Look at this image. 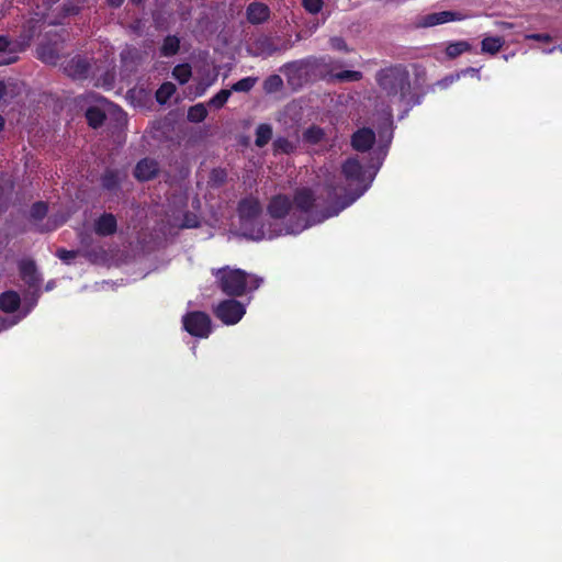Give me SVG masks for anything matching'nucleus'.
I'll return each instance as SVG.
<instances>
[{
    "mask_svg": "<svg viewBox=\"0 0 562 562\" xmlns=\"http://www.w3.org/2000/svg\"><path fill=\"white\" fill-rule=\"evenodd\" d=\"M375 81L389 98H397L409 109L420 103V97L412 92L411 76L405 65L395 64L380 69Z\"/></svg>",
    "mask_w": 562,
    "mask_h": 562,
    "instance_id": "nucleus-1",
    "label": "nucleus"
},
{
    "mask_svg": "<svg viewBox=\"0 0 562 562\" xmlns=\"http://www.w3.org/2000/svg\"><path fill=\"white\" fill-rule=\"evenodd\" d=\"M216 286L229 297H240L259 289L263 279L239 268L224 266L212 269Z\"/></svg>",
    "mask_w": 562,
    "mask_h": 562,
    "instance_id": "nucleus-2",
    "label": "nucleus"
},
{
    "mask_svg": "<svg viewBox=\"0 0 562 562\" xmlns=\"http://www.w3.org/2000/svg\"><path fill=\"white\" fill-rule=\"evenodd\" d=\"M341 173L350 186L356 184L357 188L352 196L344 200L338 199L335 205L327 207L323 218L338 215L341 210L349 206L368 190L369 184L364 183V170L358 158L349 157L346 159L341 165Z\"/></svg>",
    "mask_w": 562,
    "mask_h": 562,
    "instance_id": "nucleus-3",
    "label": "nucleus"
},
{
    "mask_svg": "<svg viewBox=\"0 0 562 562\" xmlns=\"http://www.w3.org/2000/svg\"><path fill=\"white\" fill-rule=\"evenodd\" d=\"M327 66L325 58H305L284 64L280 71L285 76L289 87L299 90L310 82L315 71Z\"/></svg>",
    "mask_w": 562,
    "mask_h": 562,
    "instance_id": "nucleus-4",
    "label": "nucleus"
},
{
    "mask_svg": "<svg viewBox=\"0 0 562 562\" xmlns=\"http://www.w3.org/2000/svg\"><path fill=\"white\" fill-rule=\"evenodd\" d=\"M279 42V38H274L266 34H260L248 43L246 50L251 57L267 58L274 55L276 53L284 52L289 48L288 42L284 41L281 44Z\"/></svg>",
    "mask_w": 562,
    "mask_h": 562,
    "instance_id": "nucleus-5",
    "label": "nucleus"
},
{
    "mask_svg": "<svg viewBox=\"0 0 562 562\" xmlns=\"http://www.w3.org/2000/svg\"><path fill=\"white\" fill-rule=\"evenodd\" d=\"M182 324L183 328L193 337L207 338L212 333V321L205 312H188L182 317Z\"/></svg>",
    "mask_w": 562,
    "mask_h": 562,
    "instance_id": "nucleus-6",
    "label": "nucleus"
},
{
    "mask_svg": "<svg viewBox=\"0 0 562 562\" xmlns=\"http://www.w3.org/2000/svg\"><path fill=\"white\" fill-rule=\"evenodd\" d=\"M213 312L216 318L222 323L226 325H235L245 315L246 307L243 303L235 300V297H229L221 301Z\"/></svg>",
    "mask_w": 562,
    "mask_h": 562,
    "instance_id": "nucleus-7",
    "label": "nucleus"
},
{
    "mask_svg": "<svg viewBox=\"0 0 562 562\" xmlns=\"http://www.w3.org/2000/svg\"><path fill=\"white\" fill-rule=\"evenodd\" d=\"M18 266L20 277L24 281V283L29 286L30 290L38 292L42 283V278L37 271L35 261L32 259H22L21 261H19Z\"/></svg>",
    "mask_w": 562,
    "mask_h": 562,
    "instance_id": "nucleus-8",
    "label": "nucleus"
},
{
    "mask_svg": "<svg viewBox=\"0 0 562 562\" xmlns=\"http://www.w3.org/2000/svg\"><path fill=\"white\" fill-rule=\"evenodd\" d=\"M91 65L87 57L81 55H76L69 60H67L63 67L64 72L75 79L82 80L88 78Z\"/></svg>",
    "mask_w": 562,
    "mask_h": 562,
    "instance_id": "nucleus-9",
    "label": "nucleus"
},
{
    "mask_svg": "<svg viewBox=\"0 0 562 562\" xmlns=\"http://www.w3.org/2000/svg\"><path fill=\"white\" fill-rule=\"evenodd\" d=\"M159 171V162L154 158L145 157L135 165L133 176L138 182H147L157 178Z\"/></svg>",
    "mask_w": 562,
    "mask_h": 562,
    "instance_id": "nucleus-10",
    "label": "nucleus"
},
{
    "mask_svg": "<svg viewBox=\"0 0 562 562\" xmlns=\"http://www.w3.org/2000/svg\"><path fill=\"white\" fill-rule=\"evenodd\" d=\"M292 209V201L285 194L273 195L267 206L268 214L276 220L285 218Z\"/></svg>",
    "mask_w": 562,
    "mask_h": 562,
    "instance_id": "nucleus-11",
    "label": "nucleus"
},
{
    "mask_svg": "<svg viewBox=\"0 0 562 562\" xmlns=\"http://www.w3.org/2000/svg\"><path fill=\"white\" fill-rule=\"evenodd\" d=\"M61 45L58 42H42L36 48L37 58L47 65H57L60 59Z\"/></svg>",
    "mask_w": 562,
    "mask_h": 562,
    "instance_id": "nucleus-12",
    "label": "nucleus"
},
{
    "mask_svg": "<svg viewBox=\"0 0 562 562\" xmlns=\"http://www.w3.org/2000/svg\"><path fill=\"white\" fill-rule=\"evenodd\" d=\"M239 218L243 223L252 222L256 220L261 211V204L256 198H244L238 202L237 206Z\"/></svg>",
    "mask_w": 562,
    "mask_h": 562,
    "instance_id": "nucleus-13",
    "label": "nucleus"
},
{
    "mask_svg": "<svg viewBox=\"0 0 562 562\" xmlns=\"http://www.w3.org/2000/svg\"><path fill=\"white\" fill-rule=\"evenodd\" d=\"M375 143V134L369 127L357 130L351 136V146L357 151H368Z\"/></svg>",
    "mask_w": 562,
    "mask_h": 562,
    "instance_id": "nucleus-14",
    "label": "nucleus"
},
{
    "mask_svg": "<svg viewBox=\"0 0 562 562\" xmlns=\"http://www.w3.org/2000/svg\"><path fill=\"white\" fill-rule=\"evenodd\" d=\"M93 231L98 236H112L117 231V220L112 213L101 214L93 224Z\"/></svg>",
    "mask_w": 562,
    "mask_h": 562,
    "instance_id": "nucleus-15",
    "label": "nucleus"
},
{
    "mask_svg": "<svg viewBox=\"0 0 562 562\" xmlns=\"http://www.w3.org/2000/svg\"><path fill=\"white\" fill-rule=\"evenodd\" d=\"M464 18V14H462L461 12L440 11L424 16L422 25L425 27H429L452 21H462Z\"/></svg>",
    "mask_w": 562,
    "mask_h": 562,
    "instance_id": "nucleus-16",
    "label": "nucleus"
},
{
    "mask_svg": "<svg viewBox=\"0 0 562 562\" xmlns=\"http://www.w3.org/2000/svg\"><path fill=\"white\" fill-rule=\"evenodd\" d=\"M246 16L249 23L254 25L262 24L270 18L269 7L259 1H254L246 9Z\"/></svg>",
    "mask_w": 562,
    "mask_h": 562,
    "instance_id": "nucleus-17",
    "label": "nucleus"
},
{
    "mask_svg": "<svg viewBox=\"0 0 562 562\" xmlns=\"http://www.w3.org/2000/svg\"><path fill=\"white\" fill-rule=\"evenodd\" d=\"M292 205L294 204L302 213L307 214L312 212L315 205V196L311 189L302 188L294 192Z\"/></svg>",
    "mask_w": 562,
    "mask_h": 562,
    "instance_id": "nucleus-18",
    "label": "nucleus"
},
{
    "mask_svg": "<svg viewBox=\"0 0 562 562\" xmlns=\"http://www.w3.org/2000/svg\"><path fill=\"white\" fill-rule=\"evenodd\" d=\"M294 214L291 216L289 222L284 225L283 228L278 231H269L268 238H274L281 234H299L307 227V222L303 216H299L295 222H293Z\"/></svg>",
    "mask_w": 562,
    "mask_h": 562,
    "instance_id": "nucleus-19",
    "label": "nucleus"
},
{
    "mask_svg": "<svg viewBox=\"0 0 562 562\" xmlns=\"http://www.w3.org/2000/svg\"><path fill=\"white\" fill-rule=\"evenodd\" d=\"M21 299L18 292L13 290L5 291L0 294V310L4 313H13L18 311Z\"/></svg>",
    "mask_w": 562,
    "mask_h": 562,
    "instance_id": "nucleus-20",
    "label": "nucleus"
},
{
    "mask_svg": "<svg viewBox=\"0 0 562 562\" xmlns=\"http://www.w3.org/2000/svg\"><path fill=\"white\" fill-rule=\"evenodd\" d=\"M15 44H13L8 36L0 35V53H7L8 57L0 60L1 65H10L18 60Z\"/></svg>",
    "mask_w": 562,
    "mask_h": 562,
    "instance_id": "nucleus-21",
    "label": "nucleus"
},
{
    "mask_svg": "<svg viewBox=\"0 0 562 562\" xmlns=\"http://www.w3.org/2000/svg\"><path fill=\"white\" fill-rule=\"evenodd\" d=\"M121 177L116 169L106 168L101 176V186L108 191H114L120 188Z\"/></svg>",
    "mask_w": 562,
    "mask_h": 562,
    "instance_id": "nucleus-22",
    "label": "nucleus"
},
{
    "mask_svg": "<svg viewBox=\"0 0 562 562\" xmlns=\"http://www.w3.org/2000/svg\"><path fill=\"white\" fill-rule=\"evenodd\" d=\"M85 115H86L88 125L94 130L101 127L106 120L105 112L102 109H100L99 106H94V105L89 106L87 109Z\"/></svg>",
    "mask_w": 562,
    "mask_h": 562,
    "instance_id": "nucleus-23",
    "label": "nucleus"
},
{
    "mask_svg": "<svg viewBox=\"0 0 562 562\" xmlns=\"http://www.w3.org/2000/svg\"><path fill=\"white\" fill-rule=\"evenodd\" d=\"M503 45L504 38L502 36H487L481 42V50L482 53L495 55L502 49Z\"/></svg>",
    "mask_w": 562,
    "mask_h": 562,
    "instance_id": "nucleus-24",
    "label": "nucleus"
},
{
    "mask_svg": "<svg viewBox=\"0 0 562 562\" xmlns=\"http://www.w3.org/2000/svg\"><path fill=\"white\" fill-rule=\"evenodd\" d=\"M180 49V40L176 35H167L164 38L162 45L160 47V54L165 57H171L178 54Z\"/></svg>",
    "mask_w": 562,
    "mask_h": 562,
    "instance_id": "nucleus-25",
    "label": "nucleus"
},
{
    "mask_svg": "<svg viewBox=\"0 0 562 562\" xmlns=\"http://www.w3.org/2000/svg\"><path fill=\"white\" fill-rule=\"evenodd\" d=\"M272 138V126L268 123H261L256 128L255 145L259 148L265 147Z\"/></svg>",
    "mask_w": 562,
    "mask_h": 562,
    "instance_id": "nucleus-26",
    "label": "nucleus"
},
{
    "mask_svg": "<svg viewBox=\"0 0 562 562\" xmlns=\"http://www.w3.org/2000/svg\"><path fill=\"white\" fill-rule=\"evenodd\" d=\"M325 138V131L318 125H311L303 133V140L311 145H317Z\"/></svg>",
    "mask_w": 562,
    "mask_h": 562,
    "instance_id": "nucleus-27",
    "label": "nucleus"
},
{
    "mask_svg": "<svg viewBox=\"0 0 562 562\" xmlns=\"http://www.w3.org/2000/svg\"><path fill=\"white\" fill-rule=\"evenodd\" d=\"M175 92L176 86L170 81H166L157 89L155 93L156 101L159 104H166Z\"/></svg>",
    "mask_w": 562,
    "mask_h": 562,
    "instance_id": "nucleus-28",
    "label": "nucleus"
},
{
    "mask_svg": "<svg viewBox=\"0 0 562 562\" xmlns=\"http://www.w3.org/2000/svg\"><path fill=\"white\" fill-rule=\"evenodd\" d=\"M192 76V68L189 64L176 65L172 69V77L180 83L186 85Z\"/></svg>",
    "mask_w": 562,
    "mask_h": 562,
    "instance_id": "nucleus-29",
    "label": "nucleus"
},
{
    "mask_svg": "<svg viewBox=\"0 0 562 562\" xmlns=\"http://www.w3.org/2000/svg\"><path fill=\"white\" fill-rule=\"evenodd\" d=\"M362 77V72L358 70H342L330 75V79L338 82L360 81Z\"/></svg>",
    "mask_w": 562,
    "mask_h": 562,
    "instance_id": "nucleus-30",
    "label": "nucleus"
},
{
    "mask_svg": "<svg viewBox=\"0 0 562 562\" xmlns=\"http://www.w3.org/2000/svg\"><path fill=\"white\" fill-rule=\"evenodd\" d=\"M207 116V110L203 103H198L189 108L188 120L192 123H201Z\"/></svg>",
    "mask_w": 562,
    "mask_h": 562,
    "instance_id": "nucleus-31",
    "label": "nucleus"
},
{
    "mask_svg": "<svg viewBox=\"0 0 562 562\" xmlns=\"http://www.w3.org/2000/svg\"><path fill=\"white\" fill-rule=\"evenodd\" d=\"M470 49L471 45L467 41H459L448 44L446 47V54L450 58H456Z\"/></svg>",
    "mask_w": 562,
    "mask_h": 562,
    "instance_id": "nucleus-32",
    "label": "nucleus"
},
{
    "mask_svg": "<svg viewBox=\"0 0 562 562\" xmlns=\"http://www.w3.org/2000/svg\"><path fill=\"white\" fill-rule=\"evenodd\" d=\"M266 93H276L283 88V80L279 75L268 76L262 85Z\"/></svg>",
    "mask_w": 562,
    "mask_h": 562,
    "instance_id": "nucleus-33",
    "label": "nucleus"
},
{
    "mask_svg": "<svg viewBox=\"0 0 562 562\" xmlns=\"http://www.w3.org/2000/svg\"><path fill=\"white\" fill-rule=\"evenodd\" d=\"M273 153L277 154H291L295 149V145L290 142L286 137H277L273 140Z\"/></svg>",
    "mask_w": 562,
    "mask_h": 562,
    "instance_id": "nucleus-34",
    "label": "nucleus"
},
{
    "mask_svg": "<svg viewBox=\"0 0 562 562\" xmlns=\"http://www.w3.org/2000/svg\"><path fill=\"white\" fill-rule=\"evenodd\" d=\"M227 172L223 168H214L209 176V184L213 188H218L226 182Z\"/></svg>",
    "mask_w": 562,
    "mask_h": 562,
    "instance_id": "nucleus-35",
    "label": "nucleus"
},
{
    "mask_svg": "<svg viewBox=\"0 0 562 562\" xmlns=\"http://www.w3.org/2000/svg\"><path fill=\"white\" fill-rule=\"evenodd\" d=\"M256 82V77H246L233 83L231 90L235 92H249Z\"/></svg>",
    "mask_w": 562,
    "mask_h": 562,
    "instance_id": "nucleus-36",
    "label": "nucleus"
},
{
    "mask_svg": "<svg viewBox=\"0 0 562 562\" xmlns=\"http://www.w3.org/2000/svg\"><path fill=\"white\" fill-rule=\"evenodd\" d=\"M83 0H67L66 2H64L61 7V12L64 16L78 14L83 7Z\"/></svg>",
    "mask_w": 562,
    "mask_h": 562,
    "instance_id": "nucleus-37",
    "label": "nucleus"
},
{
    "mask_svg": "<svg viewBox=\"0 0 562 562\" xmlns=\"http://www.w3.org/2000/svg\"><path fill=\"white\" fill-rule=\"evenodd\" d=\"M231 94H232V90L222 89L210 99L209 105L213 106L215 109H221L226 104Z\"/></svg>",
    "mask_w": 562,
    "mask_h": 562,
    "instance_id": "nucleus-38",
    "label": "nucleus"
},
{
    "mask_svg": "<svg viewBox=\"0 0 562 562\" xmlns=\"http://www.w3.org/2000/svg\"><path fill=\"white\" fill-rule=\"evenodd\" d=\"M47 212L48 205L43 201H38L31 206L30 216L34 221H42L47 215Z\"/></svg>",
    "mask_w": 562,
    "mask_h": 562,
    "instance_id": "nucleus-39",
    "label": "nucleus"
},
{
    "mask_svg": "<svg viewBox=\"0 0 562 562\" xmlns=\"http://www.w3.org/2000/svg\"><path fill=\"white\" fill-rule=\"evenodd\" d=\"M302 5L308 13L317 14L324 5V0H302Z\"/></svg>",
    "mask_w": 562,
    "mask_h": 562,
    "instance_id": "nucleus-40",
    "label": "nucleus"
},
{
    "mask_svg": "<svg viewBox=\"0 0 562 562\" xmlns=\"http://www.w3.org/2000/svg\"><path fill=\"white\" fill-rule=\"evenodd\" d=\"M329 43H330V47L335 50L345 52V53L350 52L346 41L340 36L331 37Z\"/></svg>",
    "mask_w": 562,
    "mask_h": 562,
    "instance_id": "nucleus-41",
    "label": "nucleus"
},
{
    "mask_svg": "<svg viewBox=\"0 0 562 562\" xmlns=\"http://www.w3.org/2000/svg\"><path fill=\"white\" fill-rule=\"evenodd\" d=\"M56 256L64 262L69 263V261L77 256V251L67 250L65 248H59L56 251Z\"/></svg>",
    "mask_w": 562,
    "mask_h": 562,
    "instance_id": "nucleus-42",
    "label": "nucleus"
},
{
    "mask_svg": "<svg viewBox=\"0 0 562 562\" xmlns=\"http://www.w3.org/2000/svg\"><path fill=\"white\" fill-rule=\"evenodd\" d=\"M9 207L8 200L4 196V190L0 186V215L3 214Z\"/></svg>",
    "mask_w": 562,
    "mask_h": 562,
    "instance_id": "nucleus-43",
    "label": "nucleus"
},
{
    "mask_svg": "<svg viewBox=\"0 0 562 562\" xmlns=\"http://www.w3.org/2000/svg\"><path fill=\"white\" fill-rule=\"evenodd\" d=\"M198 225H199V223H198V220L195 216L190 218L189 215H186V222H184L186 227H196Z\"/></svg>",
    "mask_w": 562,
    "mask_h": 562,
    "instance_id": "nucleus-44",
    "label": "nucleus"
},
{
    "mask_svg": "<svg viewBox=\"0 0 562 562\" xmlns=\"http://www.w3.org/2000/svg\"><path fill=\"white\" fill-rule=\"evenodd\" d=\"M105 1L110 8L117 9L124 3L125 0H105Z\"/></svg>",
    "mask_w": 562,
    "mask_h": 562,
    "instance_id": "nucleus-45",
    "label": "nucleus"
},
{
    "mask_svg": "<svg viewBox=\"0 0 562 562\" xmlns=\"http://www.w3.org/2000/svg\"><path fill=\"white\" fill-rule=\"evenodd\" d=\"M326 189H327L328 198H333V196L337 195L336 188L333 184H326Z\"/></svg>",
    "mask_w": 562,
    "mask_h": 562,
    "instance_id": "nucleus-46",
    "label": "nucleus"
},
{
    "mask_svg": "<svg viewBox=\"0 0 562 562\" xmlns=\"http://www.w3.org/2000/svg\"><path fill=\"white\" fill-rule=\"evenodd\" d=\"M7 94V86L0 80V100Z\"/></svg>",
    "mask_w": 562,
    "mask_h": 562,
    "instance_id": "nucleus-47",
    "label": "nucleus"
},
{
    "mask_svg": "<svg viewBox=\"0 0 562 562\" xmlns=\"http://www.w3.org/2000/svg\"><path fill=\"white\" fill-rule=\"evenodd\" d=\"M530 38H533V40H537V41H540V40H547L548 38V35H542V34H533L530 36Z\"/></svg>",
    "mask_w": 562,
    "mask_h": 562,
    "instance_id": "nucleus-48",
    "label": "nucleus"
},
{
    "mask_svg": "<svg viewBox=\"0 0 562 562\" xmlns=\"http://www.w3.org/2000/svg\"><path fill=\"white\" fill-rule=\"evenodd\" d=\"M265 237H266V232L263 231V227H261V228L258 231L257 238H265Z\"/></svg>",
    "mask_w": 562,
    "mask_h": 562,
    "instance_id": "nucleus-49",
    "label": "nucleus"
},
{
    "mask_svg": "<svg viewBox=\"0 0 562 562\" xmlns=\"http://www.w3.org/2000/svg\"><path fill=\"white\" fill-rule=\"evenodd\" d=\"M4 127V119L0 115V131Z\"/></svg>",
    "mask_w": 562,
    "mask_h": 562,
    "instance_id": "nucleus-50",
    "label": "nucleus"
},
{
    "mask_svg": "<svg viewBox=\"0 0 562 562\" xmlns=\"http://www.w3.org/2000/svg\"><path fill=\"white\" fill-rule=\"evenodd\" d=\"M132 4L139 5L143 0H130Z\"/></svg>",
    "mask_w": 562,
    "mask_h": 562,
    "instance_id": "nucleus-51",
    "label": "nucleus"
}]
</instances>
